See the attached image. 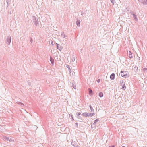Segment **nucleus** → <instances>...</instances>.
<instances>
[{
	"label": "nucleus",
	"mask_w": 147,
	"mask_h": 147,
	"mask_svg": "<svg viewBox=\"0 0 147 147\" xmlns=\"http://www.w3.org/2000/svg\"><path fill=\"white\" fill-rule=\"evenodd\" d=\"M94 114V113H83L82 114V115L83 116L86 117H88L92 116Z\"/></svg>",
	"instance_id": "nucleus-1"
},
{
	"label": "nucleus",
	"mask_w": 147,
	"mask_h": 147,
	"mask_svg": "<svg viewBox=\"0 0 147 147\" xmlns=\"http://www.w3.org/2000/svg\"><path fill=\"white\" fill-rule=\"evenodd\" d=\"M121 74L122 76L126 77L127 75L128 72L126 71H122Z\"/></svg>",
	"instance_id": "nucleus-2"
},
{
	"label": "nucleus",
	"mask_w": 147,
	"mask_h": 147,
	"mask_svg": "<svg viewBox=\"0 0 147 147\" xmlns=\"http://www.w3.org/2000/svg\"><path fill=\"white\" fill-rule=\"evenodd\" d=\"M115 74H112L110 76V78L112 80H113L115 78Z\"/></svg>",
	"instance_id": "nucleus-3"
},
{
	"label": "nucleus",
	"mask_w": 147,
	"mask_h": 147,
	"mask_svg": "<svg viewBox=\"0 0 147 147\" xmlns=\"http://www.w3.org/2000/svg\"><path fill=\"white\" fill-rule=\"evenodd\" d=\"M129 57L131 58H133V56L132 55V53L131 51H129Z\"/></svg>",
	"instance_id": "nucleus-4"
},
{
	"label": "nucleus",
	"mask_w": 147,
	"mask_h": 147,
	"mask_svg": "<svg viewBox=\"0 0 147 147\" xmlns=\"http://www.w3.org/2000/svg\"><path fill=\"white\" fill-rule=\"evenodd\" d=\"M99 96L100 97H102L103 96V94L102 92H100L99 93Z\"/></svg>",
	"instance_id": "nucleus-5"
},
{
	"label": "nucleus",
	"mask_w": 147,
	"mask_h": 147,
	"mask_svg": "<svg viewBox=\"0 0 147 147\" xmlns=\"http://www.w3.org/2000/svg\"><path fill=\"white\" fill-rule=\"evenodd\" d=\"M140 1L142 2L143 3H145L147 1V0H139Z\"/></svg>",
	"instance_id": "nucleus-6"
},
{
	"label": "nucleus",
	"mask_w": 147,
	"mask_h": 147,
	"mask_svg": "<svg viewBox=\"0 0 147 147\" xmlns=\"http://www.w3.org/2000/svg\"><path fill=\"white\" fill-rule=\"evenodd\" d=\"M50 61H51V63L52 64H53V63H54L53 60V59H52V58H51Z\"/></svg>",
	"instance_id": "nucleus-7"
},
{
	"label": "nucleus",
	"mask_w": 147,
	"mask_h": 147,
	"mask_svg": "<svg viewBox=\"0 0 147 147\" xmlns=\"http://www.w3.org/2000/svg\"><path fill=\"white\" fill-rule=\"evenodd\" d=\"M89 91L90 94L92 93V90L91 89H89Z\"/></svg>",
	"instance_id": "nucleus-8"
},
{
	"label": "nucleus",
	"mask_w": 147,
	"mask_h": 147,
	"mask_svg": "<svg viewBox=\"0 0 147 147\" xmlns=\"http://www.w3.org/2000/svg\"><path fill=\"white\" fill-rule=\"evenodd\" d=\"M125 88H126V87L125 85L123 86L122 87V89H125Z\"/></svg>",
	"instance_id": "nucleus-9"
},
{
	"label": "nucleus",
	"mask_w": 147,
	"mask_h": 147,
	"mask_svg": "<svg viewBox=\"0 0 147 147\" xmlns=\"http://www.w3.org/2000/svg\"><path fill=\"white\" fill-rule=\"evenodd\" d=\"M80 21H78L77 22V25H78V24H80Z\"/></svg>",
	"instance_id": "nucleus-10"
},
{
	"label": "nucleus",
	"mask_w": 147,
	"mask_h": 147,
	"mask_svg": "<svg viewBox=\"0 0 147 147\" xmlns=\"http://www.w3.org/2000/svg\"><path fill=\"white\" fill-rule=\"evenodd\" d=\"M143 70H147V69L146 68H144L143 69Z\"/></svg>",
	"instance_id": "nucleus-11"
},
{
	"label": "nucleus",
	"mask_w": 147,
	"mask_h": 147,
	"mask_svg": "<svg viewBox=\"0 0 147 147\" xmlns=\"http://www.w3.org/2000/svg\"><path fill=\"white\" fill-rule=\"evenodd\" d=\"M109 147H115L114 146H109Z\"/></svg>",
	"instance_id": "nucleus-12"
},
{
	"label": "nucleus",
	"mask_w": 147,
	"mask_h": 147,
	"mask_svg": "<svg viewBox=\"0 0 147 147\" xmlns=\"http://www.w3.org/2000/svg\"><path fill=\"white\" fill-rule=\"evenodd\" d=\"M111 2H112V3H113L114 2V1L113 0H111Z\"/></svg>",
	"instance_id": "nucleus-13"
},
{
	"label": "nucleus",
	"mask_w": 147,
	"mask_h": 147,
	"mask_svg": "<svg viewBox=\"0 0 147 147\" xmlns=\"http://www.w3.org/2000/svg\"><path fill=\"white\" fill-rule=\"evenodd\" d=\"M100 81V79H99L98 80V82H99Z\"/></svg>",
	"instance_id": "nucleus-14"
},
{
	"label": "nucleus",
	"mask_w": 147,
	"mask_h": 147,
	"mask_svg": "<svg viewBox=\"0 0 147 147\" xmlns=\"http://www.w3.org/2000/svg\"><path fill=\"white\" fill-rule=\"evenodd\" d=\"M134 18H135V15H134Z\"/></svg>",
	"instance_id": "nucleus-15"
},
{
	"label": "nucleus",
	"mask_w": 147,
	"mask_h": 147,
	"mask_svg": "<svg viewBox=\"0 0 147 147\" xmlns=\"http://www.w3.org/2000/svg\"><path fill=\"white\" fill-rule=\"evenodd\" d=\"M78 114H79V115H80V113H79Z\"/></svg>",
	"instance_id": "nucleus-16"
},
{
	"label": "nucleus",
	"mask_w": 147,
	"mask_h": 147,
	"mask_svg": "<svg viewBox=\"0 0 147 147\" xmlns=\"http://www.w3.org/2000/svg\"><path fill=\"white\" fill-rule=\"evenodd\" d=\"M122 147H125V146H122Z\"/></svg>",
	"instance_id": "nucleus-17"
}]
</instances>
